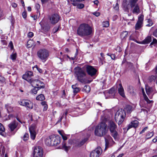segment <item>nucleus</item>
I'll list each match as a JSON object with an SVG mask.
<instances>
[{"instance_id":"nucleus-1","label":"nucleus","mask_w":157,"mask_h":157,"mask_svg":"<svg viewBox=\"0 0 157 157\" xmlns=\"http://www.w3.org/2000/svg\"><path fill=\"white\" fill-rule=\"evenodd\" d=\"M92 29L86 24H82L77 29V33L80 36L84 37L90 35L92 33Z\"/></svg>"},{"instance_id":"nucleus-2","label":"nucleus","mask_w":157,"mask_h":157,"mask_svg":"<svg viewBox=\"0 0 157 157\" xmlns=\"http://www.w3.org/2000/svg\"><path fill=\"white\" fill-rule=\"evenodd\" d=\"M128 4L124 5V9L125 11L128 10V6L131 8V10L133 14H138L140 13V10L139 5L137 3L138 0H128Z\"/></svg>"},{"instance_id":"nucleus-3","label":"nucleus","mask_w":157,"mask_h":157,"mask_svg":"<svg viewBox=\"0 0 157 157\" xmlns=\"http://www.w3.org/2000/svg\"><path fill=\"white\" fill-rule=\"evenodd\" d=\"M75 74L77 79L82 83L87 82V78L86 73L84 70L80 67L75 68Z\"/></svg>"},{"instance_id":"nucleus-4","label":"nucleus","mask_w":157,"mask_h":157,"mask_svg":"<svg viewBox=\"0 0 157 157\" xmlns=\"http://www.w3.org/2000/svg\"><path fill=\"white\" fill-rule=\"evenodd\" d=\"M107 125L104 122H101L95 128V135L98 136H102L105 135L107 132Z\"/></svg>"},{"instance_id":"nucleus-5","label":"nucleus","mask_w":157,"mask_h":157,"mask_svg":"<svg viewBox=\"0 0 157 157\" xmlns=\"http://www.w3.org/2000/svg\"><path fill=\"white\" fill-rule=\"evenodd\" d=\"M108 127L110 132L111 135L116 139L117 138L118 134L117 131V126L115 123L112 121H108Z\"/></svg>"},{"instance_id":"nucleus-6","label":"nucleus","mask_w":157,"mask_h":157,"mask_svg":"<svg viewBox=\"0 0 157 157\" xmlns=\"http://www.w3.org/2000/svg\"><path fill=\"white\" fill-rule=\"evenodd\" d=\"M58 136L51 135L47 138L45 140V144L48 146H56L58 144Z\"/></svg>"},{"instance_id":"nucleus-7","label":"nucleus","mask_w":157,"mask_h":157,"mask_svg":"<svg viewBox=\"0 0 157 157\" xmlns=\"http://www.w3.org/2000/svg\"><path fill=\"white\" fill-rule=\"evenodd\" d=\"M125 116L126 112L123 110L119 109L117 112L115 114V119L116 122L118 121V124L119 125L122 122Z\"/></svg>"},{"instance_id":"nucleus-8","label":"nucleus","mask_w":157,"mask_h":157,"mask_svg":"<svg viewBox=\"0 0 157 157\" xmlns=\"http://www.w3.org/2000/svg\"><path fill=\"white\" fill-rule=\"evenodd\" d=\"M27 81L33 87H37L38 89H44L45 87L44 83L39 80L29 78L27 79Z\"/></svg>"},{"instance_id":"nucleus-9","label":"nucleus","mask_w":157,"mask_h":157,"mask_svg":"<svg viewBox=\"0 0 157 157\" xmlns=\"http://www.w3.org/2000/svg\"><path fill=\"white\" fill-rule=\"evenodd\" d=\"M37 53L38 57L43 62L46 61L49 55V52L45 49H40Z\"/></svg>"},{"instance_id":"nucleus-10","label":"nucleus","mask_w":157,"mask_h":157,"mask_svg":"<svg viewBox=\"0 0 157 157\" xmlns=\"http://www.w3.org/2000/svg\"><path fill=\"white\" fill-rule=\"evenodd\" d=\"M19 104L25 106L29 109L33 108V103L30 101L27 100L23 99L19 101Z\"/></svg>"},{"instance_id":"nucleus-11","label":"nucleus","mask_w":157,"mask_h":157,"mask_svg":"<svg viewBox=\"0 0 157 157\" xmlns=\"http://www.w3.org/2000/svg\"><path fill=\"white\" fill-rule=\"evenodd\" d=\"M43 151L40 146H37L35 147L33 153V157H42Z\"/></svg>"},{"instance_id":"nucleus-12","label":"nucleus","mask_w":157,"mask_h":157,"mask_svg":"<svg viewBox=\"0 0 157 157\" xmlns=\"http://www.w3.org/2000/svg\"><path fill=\"white\" fill-rule=\"evenodd\" d=\"M86 70L88 75L91 76L95 75L97 70L93 66L90 65H86L85 67Z\"/></svg>"},{"instance_id":"nucleus-13","label":"nucleus","mask_w":157,"mask_h":157,"mask_svg":"<svg viewBox=\"0 0 157 157\" xmlns=\"http://www.w3.org/2000/svg\"><path fill=\"white\" fill-rule=\"evenodd\" d=\"M102 151L101 147H98L90 153V157H98Z\"/></svg>"},{"instance_id":"nucleus-14","label":"nucleus","mask_w":157,"mask_h":157,"mask_svg":"<svg viewBox=\"0 0 157 157\" xmlns=\"http://www.w3.org/2000/svg\"><path fill=\"white\" fill-rule=\"evenodd\" d=\"M50 21L52 24H55L57 23L59 20V15L58 14H54L49 17Z\"/></svg>"},{"instance_id":"nucleus-15","label":"nucleus","mask_w":157,"mask_h":157,"mask_svg":"<svg viewBox=\"0 0 157 157\" xmlns=\"http://www.w3.org/2000/svg\"><path fill=\"white\" fill-rule=\"evenodd\" d=\"M144 16L140 15L138 17V20L135 25V29L138 30L142 26Z\"/></svg>"},{"instance_id":"nucleus-16","label":"nucleus","mask_w":157,"mask_h":157,"mask_svg":"<svg viewBox=\"0 0 157 157\" xmlns=\"http://www.w3.org/2000/svg\"><path fill=\"white\" fill-rule=\"evenodd\" d=\"M17 124L18 122H17L16 121H14L8 124V127L11 131H13L17 127Z\"/></svg>"},{"instance_id":"nucleus-17","label":"nucleus","mask_w":157,"mask_h":157,"mask_svg":"<svg viewBox=\"0 0 157 157\" xmlns=\"http://www.w3.org/2000/svg\"><path fill=\"white\" fill-rule=\"evenodd\" d=\"M138 123L139 122L137 120L132 121L128 125L127 130H128L132 127H136L138 126Z\"/></svg>"},{"instance_id":"nucleus-18","label":"nucleus","mask_w":157,"mask_h":157,"mask_svg":"<svg viewBox=\"0 0 157 157\" xmlns=\"http://www.w3.org/2000/svg\"><path fill=\"white\" fill-rule=\"evenodd\" d=\"M29 130L31 139L33 140H34L35 138L36 134L34 127L32 126L30 127L29 128Z\"/></svg>"},{"instance_id":"nucleus-19","label":"nucleus","mask_w":157,"mask_h":157,"mask_svg":"<svg viewBox=\"0 0 157 157\" xmlns=\"http://www.w3.org/2000/svg\"><path fill=\"white\" fill-rule=\"evenodd\" d=\"M119 87L118 88V91L119 94L122 97L124 98L125 97V95L124 92V89L121 84H119Z\"/></svg>"},{"instance_id":"nucleus-20","label":"nucleus","mask_w":157,"mask_h":157,"mask_svg":"<svg viewBox=\"0 0 157 157\" xmlns=\"http://www.w3.org/2000/svg\"><path fill=\"white\" fill-rule=\"evenodd\" d=\"M33 76V73L32 71H28L26 72L25 74L22 76L23 79L27 81V79L30 78L29 77Z\"/></svg>"},{"instance_id":"nucleus-21","label":"nucleus","mask_w":157,"mask_h":157,"mask_svg":"<svg viewBox=\"0 0 157 157\" xmlns=\"http://www.w3.org/2000/svg\"><path fill=\"white\" fill-rule=\"evenodd\" d=\"M145 90L149 98H151L152 96L151 95V94H152L153 91V88L149 86H146L145 88Z\"/></svg>"},{"instance_id":"nucleus-22","label":"nucleus","mask_w":157,"mask_h":157,"mask_svg":"<svg viewBox=\"0 0 157 157\" xmlns=\"http://www.w3.org/2000/svg\"><path fill=\"white\" fill-rule=\"evenodd\" d=\"M126 65L127 67V69L128 70H130L134 72H135L134 67L132 63L131 62H127L126 63Z\"/></svg>"},{"instance_id":"nucleus-23","label":"nucleus","mask_w":157,"mask_h":157,"mask_svg":"<svg viewBox=\"0 0 157 157\" xmlns=\"http://www.w3.org/2000/svg\"><path fill=\"white\" fill-rule=\"evenodd\" d=\"M125 111H126L127 113H131V112L133 110L134 108L132 106L127 105H126L124 108Z\"/></svg>"},{"instance_id":"nucleus-24","label":"nucleus","mask_w":157,"mask_h":157,"mask_svg":"<svg viewBox=\"0 0 157 157\" xmlns=\"http://www.w3.org/2000/svg\"><path fill=\"white\" fill-rule=\"evenodd\" d=\"M77 84H76L75 85H72V88L73 89V92L75 94H76L78 93L81 90V89L79 87H76Z\"/></svg>"},{"instance_id":"nucleus-25","label":"nucleus","mask_w":157,"mask_h":157,"mask_svg":"<svg viewBox=\"0 0 157 157\" xmlns=\"http://www.w3.org/2000/svg\"><path fill=\"white\" fill-rule=\"evenodd\" d=\"M128 32L127 31H124L121 34V38L122 40H125L127 37Z\"/></svg>"},{"instance_id":"nucleus-26","label":"nucleus","mask_w":157,"mask_h":157,"mask_svg":"<svg viewBox=\"0 0 157 157\" xmlns=\"http://www.w3.org/2000/svg\"><path fill=\"white\" fill-rule=\"evenodd\" d=\"M90 86L88 85H85L82 90L83 92H85L87 93L90 92Z\"/></svg>"},{"instance_id":"nucleus-27","label":"nucleus","mask_w":157,"mask_h":157,"mask_svg":"<svg viewBox=\"0 0 157 157\" xmlns=\"http://www.w3.org/2000/svg\"><path fill=\"white\" fill-rule=\"evenodd\" d=\"M151 40L152 39L151 36H148L143 41V42L144 44H148L151 41Z\"/></svg>"},{"instance_id":"nucleus-28","label":"nucleus","mask_w":157,"mask_h":157,"mask_svg":"<svg viewBox=\"0 0 157 157\" xmlns=\"http://www.w3.org/2000/svg\"><path fill=\"white\" fill-rule=\"evenodd\" d=\"M59 135L62 136L63 140H67V135L65 134L63 131L59 130Z\"/></svg>"},{"instance_id":"nucleus-29","label":"nucleus","mask_w":157,"mask_h":157,"mask_svg":"<svg viewBox=\"0 0 157 157\" xmlns=\"http://www.w3.org/2000/svg\"><path fill=\"white\" fill-rule=\"evenodd\" d=\"M74 6H76L78 9H82L84 7V5L82 3H80V2L75 3V4L73 5Z\"/></svg>"},{"instance_id":"nucleus-30","label":"nucleus","mask_w":157,"mask_h":157,"mask_svg":"<svg viewBox=\"0 0 157 157\" xmlns=\"http://www.w3.org/2000/svg\"><path fill=\"white\" fill-rule=\"evenodd\" d=\"M5 106L8 112H10L13 110V107L10 104H6Z\"/></svg>"},{"instance_id":"nucleus-31","label":"nucleus","mask_w":157,"mask_h":157,"mask_svg":"<svg viewBox=\"0 0 157 157\" xmlns=\"http://www.w3.org/2000/svg\"><path fill=\"white\" fill-rule=\"evenodd\" d=\"M36 99L37 100L43 101L44 100L45 97L43 94H41L37 96Z\"/></svg>"},{"instance_id":"nucleus-32","label":"nucleus","mask_w":157,"mask_h":157,"mask_svg":"<svg viewBox=\"0 0 157 157\" xmlns=\"http://www.w3.org/2000/svg\"><path fill=\"white\" fill-rule=\"evenodd\" d=\"M41 104L43 107V111H45L47 110L48 108L47 102L45 101H43L41 102Z\"/></svg>"},{"instance_id":"nucleus-33","label":"nucleus","mask_w":157,"mask_h":157,"mask_svg":"<svg viewBox=\"0 0 157 157\" xmlns=\"http://www.w3.org/2000/svg\"><path fill=\"white\" fill-rule=\"evenodd\" d=\"M143 95L144 96V99L146 101L147 103L150 104L152 101H150L149 99L147 97V96L145 92H143Z\"/></svg>"},{"instance_id":"nucleus-34","label":"nucleus","mask_w":157,"mask_h":157,"mask_svg":"<svg viewBox=\"0 0 157 157\" xmlns=\"http://www.w3.org/2000/svg\"><path fill=\"white\" fill-rule=\"evenodd\" d=\"M112 139L111 137L109 136L108 137V139H107L106 138H105V150H106L107 148L108 147V144H109V141H108V140H111Z\"/></svg>"},{"instance_id":"nucleus-35","label":"nucleus","mask_w":157,"mask_h":157,"mask_svg":"<svg viewBox=\"0 0 157 157\" xmlns=\"http://www.w3.org/2000/svg\"><path fill=\"white\" fill-rule=\"evenodd\" d=\"M33 40H29L27 42V47L28 48H30L33 45Z\"/></svg>"},{"instance_id":"nucleus-36","label":"nucleus","mask_w":157,"mask_h":157,"mask_svg":"<svg viewBox=\"0 0 157 157\" xmlns=\"http://www.w3.org/2000/svg\"><path fill=\"white\" fill-rule=\"evenodd\" d=\"M156 78V77L155 76L152 75L149 77L148 78V81L150 82L153 81L154 82Z\"/></svg>"},{"instance_id":"nucleus-37","label":"nucleus","mask_w":157,"mask_h":157,"mask_svg":"<svg viewBox=\"0 0 157 157\" xmlns=\"http://www.w3.org/2000/svg\"><path fill=\"white\" fill-rule=\"evenodd\" d=\"M108 92L109 94H111L113 96L115 93V89L114 88H112L109 90Z\"/></svg>"},{"instance_id":"nucleus-38","label":"nucleus","mask_w":157,"mask_h":157,"mask_svg":"<svg viewBox=\"0 0 157 157\" xmlns=\"http://www.w3.org/2000/svg\"><path fill=\"white\" fill-rule=\"evenodd\" d=\"M34 88L31 90L32 93L35 94H36L38 90H40V89H38L37 87H33Z\"/></svg>"},{"instance_id":"nucleus-39","label":"nucleus","mask_w":157,"mask_h":157,"mask_svg":"<svg viewBox=\"0 0 157 157\" xmlns=\"http://www.w3.org/2000/svg\"><path fill=\"white\" fill-rule=\"evenodd\" d=\"M128 91L130 94L133 95L134 94V92L133 91V88L132 86H129L128 87Z\"/></svg>"},{"instance_id":"nucleus-40","label":"nucleus","mask_w":157,"mask_h":157,"mask_svg":"<svg viewBox=\"0 0 157 157\" xmlns=\"http://www.w3.org/2000/svg\"><path fill=\"white\" fill-rule=\"evenodd\" d=\"M84 1V0H70V1L71 2V4L72 5L75 4V3L80 2Z\"/></svg>"},{"instance_id":"nucleus-41","label":"nucleus","mask_w":157,"mask_h":157,"mask_svg":"<svg viewBox=\"0 0 157 157\" xmlns=\"http://www.w3.org/2000/svg\"><path fill=\"white\" fill-rule=\"evenodd\" d=\"M5 131V128L3 125L0 123V134L2 133Z\"/></svg>"},{"instance_id":"nucleus-42","label":"nucleus","mask_w":157,"mask_h":157,"mask_svg":"<svg viewBox=\"0 0 157 157\" xmlns=\"http://www.w3.org/2000/svg\"><path fill=\"white\" fill-rule=\"evenodd\" d=\"M102 25L103 27H108L109 25V22L107 21L103 22Z\"/></svg>"},{"instance_id":"nucleus-43","label":"nucleus","mask_w":157,"mask_h":157,"mask_svg":"<svg viewBox=\"0 0 157 157\" xmlns=\"http://www.w3.org/2000/svg\"><path fill=\"white\" fill-rule=\"evenodd\" d=\"M63 149H64L67 152L68 150L70 149L69 147H67L65 145V142H63V146L62 147Z\"/></svg>"},{"instance_id":"nucleus-44","label":"nucleus","mask_w":157,"mask_h":157,"mask_svg":"<svg viewBox=\"0 0 157 157\" xmlns=\"http://www.w3.org/2000/svg\"><path fill=\"white\" fill-rule=\"evenodd\" d=\"M153 133L152 132L148 133L146 136V138L148 139L151 138L153 136Z\"/></svg>"},{"instance_id":"nucleus-45","label":"nucleus","mask_w":157,"mask_h":157,"mask_svg":"<svg viewBox=\"0 0 157 157\" xmlns=\"http://www.w3.org/2000/svg\"><path fill=\"white\" fill-rule=\"evenodd\" d=\"M29 138V134L28 133H25L23 136V140L25 141H26L28 140Z\"/></svg>"},{"instance_id":"nucleus-46","label":"nucleus","mask_w":157,"mask_h":157,"mask_svg":"<svg viewBox=\"0 0 157 157\" xmlns=\"http://www.w3.org/2000/svg\"><path fill=\"white\" fill-rule=\"evenodd\" d=\"M66 93L64 90H63L62 92L61 97L63 98H65L66 97Z\"/></svg>"},{"instance_id":"nucleus-47","label":"nucleus","mask_w":157,"mask_h":157,"mask_svg":"<svg viewBox=\"0 0 157 157\" xmlns=\"http://www.w3.org/2000/svg\"><path fill=\"white\" fill-rule=\"evenodd\" d=\"M16 53H13L10 56V58L13 60H15L16 59Z\"/></svg>"},{"instance_id":"nucleus-48","label":"nucleus","mask_w":157,"mask_h":157,"mask_svg":"<svg viewBox=\"0 0 157 157\" xmlns=\"http://www.w3.org/2000/svg\"><path fill=\"white\" fill-rule=\"evenodd\" d=\"M148 24L147 25V26H151L152 25V22L151 20L149 19L147 21Z\"/></svg>"},{"instance_id":"nucleus-49","label":"nucleus","mask_w":157,"mask_h":157,"mask_svg":"<svg viewBox=\"0 0 157 157\" xmlns=\"http://www.w3.org/2000/svg\"><path fill=\"white\" fill-rule=\"evenodd\" d=\"M87 140L88 139L87 138H84L80 142V145H82L87 141Z\"/></svg>"},{"instance_id":"nucleus-50","label":"nucleus","mask_w":157,"mask_h":157,"mask_svg":"<svg viewBox=\"0 0 157 157\" xmlns=\"http://www.w3.org/2000/svg\"><path fill=\"white\" fill-rule=\"evenodd\" d=\"M36 9L37 12V13L39 12V14H40V12L39 11V9L40 8V5L39 4H36Z\"/></svg>"},{"instance_id":"nucleus-51","label":"nucleus","mask_w":157,"mask_h":157,"mask_svg":"<svg viewBox=\"0 0 157 157\" xmlns=\"http://www.w3.org/2000/svg\"><path fill=\"white\" fill-rule=\"evenodd\" d=\"M100 55L101 56V58H100V60L102 62L105 59V57H104V54L102 53H101ZM103 64V63L102 62V64Z\"/></svg>"},{"instance_id":"nucleus-52","label":"nucleus","mask_w":157,"mask_h":157,"mask_svg":"<svg viewBox=\"0 0 157 157\" xmlns=\"http://www.w3.org/2000/svg\"><path fill=\"white\" fill-rule=\"evenodd\" d=\"M157 44V40L155 38H153V41L151 43V44L150 45V46H151L152 44Z\"/></svg>"},{"instance_id":"nucleus-53","label":"nucleus","mask_w":157,"mask_h":157,"mask_svg":"<svg viewBox=\"0 0 157 157\" xmlns=\"http://www.w3.org/2000/svg\"><path fill=\"white\" fill-rule=\"evenodd\" d=\"M34 68H36L38 71L40 73H42L43 72L42 70L41 69L39 68L37 66H36L34 67Z\"/></svg>"},{"instance_id":"nucleus-54","label":"nucleus","mask_w":157,"mask_h":157,"mask_svg":"<svg viewBox=\"0 0 157 157\" xmlns=\"http://www.w3.org/2000/svg\"><path fill=\"white\" fill-rule=\"evenodd\" d=\"M22 16L23 18L26 19L27 17V13L25 11H24L22 13Z\"/></svg>"},{"instance_id":"nucleus-55","label":"nucleus","mask_w":157,"mask_h":157,"mask_svg":"<svg viewBox=\"0 0 157 157\" xmlns=\"http://www.w3.org/2000/svg\"><path fill=\"white\" fill-rule=\"evenodd\" d=\"M5 78L3 77L0 76V81L2 82L3 83L5 81Z\"/></svg>"},{"instance_id":"nucleus-56","label":"nucleus","mask_w":157,"mask_h":157,"mask_svg":"<svg viewBox=\"0 0 157 157\" xmlns=\"http://www.w3.org/2000/svg\"><path fill=\"white\" fill-rule=\"evenodd\" d=\"M33 36V33L32 32H29L28 34V36L29 38L32 37Z\"/></svg>"},{"instance_id":"nucleus-57","label":"nucleus","mask_w":157,"mask_h":157,"mask_svg":"<svg viewBox=\"0 0 157 157\" xmlns=\"http://www.w3.org/2000/svg\"><path fill=\"white\" fill-rule=\"evenodd\" d=\"M93 14L96 17H98V16H99L100 14V13L98 12H94Z\"/></svg>"},{"instance_id":"nucleus-58","label":"nucleus","mask_w":157,"mask_h":157,"mask_svg":"<svg viewBox=\"0 0 157 157\" xmlns=\"http://www.w3.org/2000/svg\"><path fill=\"white\" fill-rule=\"evenodd\" d=\"M9 46L10 47L11 49H12L13 48V43L12 41H10L9 43Z\"/></svg>"},{"instance_id":"nucleus-59","label":"nucleus","mask_w":157,"mask_h":157,"mask_svg":"<svg viewBox=\"0 0 157 157\" xmlns=\"http://www.w3.org/2000/svg\"><path fill=\"white\" fill-rule=\"evenodd\" d=\"M114 9L116 10H117L119 9L118 4L117 3L115 6L114 7Z\"/></svg>"},{"instance_id":"nucleus-60","label":"nucleus","mask_w":157,"mask_h":157,"mask_svg":"<svg viewBox=\"0 0 157 157\" xmlns=\"http://www.w3.org/2000/svg\"><path fill=\"white\" fill-rule=\"evenodd\" d=\"M110 57L112 59L114 60L116 58L115 55L114 54H111Z\"/></svg>"},{"instance_id":"nucleus-61","label":"nucleus","mask_w":157,"mask_h":157,"mask_svg":"<svg viewBox=\"0 0 157 157\" xmlns=\"http://www.w3.org/2000/svg\"><path fill=\"white\" fill-rule=\"evenodd\" d=\"M147 127H145L141 131V132H140V134H141L144 133L145 131L147 130Z\"/></svg>"},{"instance_id":"nucleus-62","label":"nucleus","mask_w":157,"mask_h":157,"mask_svg":"<svg viewBox=\"0 0 157 157\" xmlns=\"http://www.w3.org/2000/svg\"><path fill=\"white\" fill-rule=\"evenodd\" d=\"M153 34L155 36L157 37V29L154 31Z\"/></svg>"},{"instance_id":"nucleus-63","label":"nucleus","mask_w":157,"mask_h":157,"mask_svg":"<svg viewBox=\"0 0 157 157\" xmlns=\"http://www.w3.org/2000/svg\"><path fill=\"white\" fill-rule=\"evenodd\" d=\"M12 6L13 7L15 8L17 6V5L15 3H12Z\"/></svg>"},{"instance_id":"nucleus-64","label":"nucleus","mask_w":157,"mask_h":157,"mask_svg":"<svg viewBox=\"0 0 157 157\" xmlns=\"http://www.w3.org/2000/svg\"><path fill=\"white\" fill-rule=\"evenodd\" d=\"M48 0H41L42 4H44L47 2Z\"/></svg>"}]
</instances>
